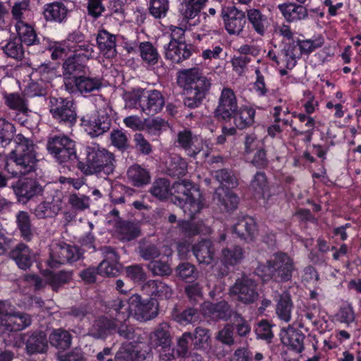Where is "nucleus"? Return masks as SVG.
<instances>
[{"label":"nucleus","mask_w":361,"mask_h":361,"mask_svg":"<svg viewBox=\"0 0 361 361\" xmlns=\"http://www.w3.org/2000/svg\"><path fill=\"white\" fill-rule=\"evenodd\" d=\"M150 192L160 200L166 199L170 195H173L176 204L190 218L204 207V198L200 189L190 181L177 182L171 188L168 180L159 178L154 182Z\"/></svg>","instance_id":"obj_1"},{"label":"nucleus","mask_w":361,"mask_h":361,"mask_svg":"<svg viewBox=\"0 0 361 361\" xmlns=\"http://www.w3.org/2000/svg\"><path fill=\"white\" fill-rule=\"evenodd\" d=\"M111 307L116 312L118 322H126L130 316L140 322L150 320L158 314V304L153 298L142 300L138 294L130 297L128 301L120 299L113 301Z\"/></svg>","instance_id":"obj_2"},{"label":"nucleus","mask_w":361,"mask_h":361,"mask_svg":"<svg viewBox=\"0 0 361 361\" xmlns=\"http://www.w3.org/2000/svg\"><path fill=\"white\" fill-rule=\"evenodd\" d=\"M14 142L15 149L7 159L5 169L13 176L25 175L35 169V145L21 134L15 137Z\"/></svg>","instance_id":"obj_3"},{"label":"nucleus","mask_w":361,"mask_h":361,"mask_svg":"<svg viewBox=\"0 0 361 361\" xmlns=\"http://www.w3.org/2000/svg\"><path fill=\"white\" fill-rule=\"evenodd\" d=\"M295 271L293 259L286 253L276 252L267 261V265L259 264L257 274L264 281L274 279L280 281L290 280Z\"/></svg>","instance_id":"obj_4"},{"label":"nucleus","mask_w":361,"mask_h":361,"mask_svg":"<svg viewBox=\"0 0 361 361\" xmlns=\"http://www.w3.org/2000/svg\"><path fill=\"white\" fill-rule=\"evenodd\" d=\"M86 162L82 167L85 175H105L112 173L114 169V157L112 153L96 143L85 148Z\"/></svg>","instance_id":"obj_5"},{"label":"nucleus","mask_w":361,"mask_h":361,"mask_svg":"<svg viewBox=\"0 0 361 361\" xmlns=\"http://www.w3.org/2000/svg\"><path fill=\"white\" fill-rule=\"evenodd\" d=\"M0 331L11 332L21 331L31 324L30 316L22 312H13L8 301L0 300Z\"/></svg>","instance_id":"obj_6"},{"label":"nucleus","mask_w":361,"mask_h":361,"mask_svg":"<svg viewBox=\"0 0 361 361\" xmlns=\"http://www.w3.org/2000/svg\"><path fill=\"white\" fill-rule=\"evenodd\" d=\"M47 149L60 163L76 159L75 142L66 135H56L49 139Z\"/></svg>","instance_id":"obj_7"},{"label":"nucleus","mask_w":361,"mask_h":361,"mask_svg":"<svg viewBox=\"0 0 361 361\" xmlns=\"http://www.w3.org/2000/svg\"><path fill=\"white\" fill-rule=\"evenodd\" d=\"M176 142L178 146L184 149L187 154L190 157H195L203 151L204 156L207 157L212 148V144L210 142L204 141L202 137L193 135L188 130H183L178 133Z\"/></svg>","instance_id":"obj_8"},{"label":"nucleus","mask_w":361,"mask_h":361,"mask_svg":"<svg viewBox=\"0 0 361 361\" xmlns=\"http://www.w3.org/2000/svg\"><path fill=\"white\" fill-rule=\"evenodd\" d=\"M49 110L52 116L61 123L72 126L76 121L75 107L71 99L51 97Z\"/></svg>","instance_id":"obj_9"},{"label":"nucleus","mask_w":361,"mask_h":361,"mask_svg":"<svg viewBox=\"0 0 361 361\" xmlns=\"http://www.w3.org/2000/svg\"><path fill=\"white\" fill-rule=\"evenodd\" d=\"M124 322H118L115 318V321H112L107 317H101L96 320L90 330V334L98 338H103L109 334H111L115 330L116 327L120 325L118 329V334L127 339L133 338V329L123 324Z\"/></svg>","instance_id":"obj_10"},{"label":"nucleus","mask_w":361,"mask_h":361,"mask_svg":"<svg viewBox=\"0 0 361 361\" xmlns=\"http://www.w3.org/2000/svg\"><path fill=\"white\" fill-rule=\"evenodd\" d=\"M178 82L185 92L208 90L210 87V82L201 74L197 68L180 71Z\"/></svg>","instance_id":"obj_11"},{"label":"nucleus","mask_w":361,"mask_h":361,"mask_svg":"<svg viewBox=\"0 0 361 361\" xmlns=\"http://www.w3.org/2000/svg\"><path fill=\"white\" fill-rule=\"evenodd\" d=\"M71 51V54L78 56L82 62H86L94 56V45L85 40L84 35L79 32L70 33L64 40Z\"/></svg>","instance_id":"obj_12"},{"label":"nucleus","mask_w":361,"mask_h":361,"mask_svg":"<svg viewBox=\"0 0 361 361\" xmlns=\"http://www.w3.org/2000/svg\"><path fill=\"white\" fill-rule=\"evenodd\" d=\"M230 293L237 297V299L244 304L255 302L258 298L257 284L247 277H242L236 280L231 287Z\"/></svg>","instance_id":"obj_13"},{"label":"nucleus","mask_w":361,"mask_h":361,"mask_svg":"<svg viewBox=\"0 0 361 361\" xmlns=\"http://www.w3.org/2000/svg\"><path fill=\"white\" fill-rule=\"evenodd\" d=\"M44 279H41L35 275H27L25 280L35 289H40L46 284H49L54 290H56L61 285L66 283L71 278L69 272L59 271L57 273L46 270L43 273Z\"/></svg>","instance_id":"obj_14"},{"label":"nucleus","mask_w":361,"mask_h":361,"mask_svg":"<svg viewBox=\"0 0 361 361\" xmlns=\"http://www.w3.org/2000/svg\"><path fill=\"white\" fill-rule=\"evenodd\" d=\"M79 258L80 253L75 247L64 243H54L51 247L50 259L48 264L50 267H54L58 264L76 261Z\"/></svg>","instance_id":"obj_15"},{"label":"nucleus","mask_w":361,"mask_h":361,"mask_svg":"<svg viewBox=\"0 0 361 361\" xmlns=\"http://www.w3.org/2000/svg\"><path fill=\"white\" fill-rule=\"evenodd\" d=\"M66 90L69 93H73L76 91L82 94L92 92L99 90L102 85V81L97 78H91L87 76H75L68 79L64 82Z\"/></svg>","instance_id":"obj_16"},{"label":"nucleus","mask_w":361,"mask_h":361,"mask_svg":"<svg viewBox=\"0 0 361 361\" xmlns=\"http://www.w3.org/2000/svg\"><path fill=\"white\" fill-rule=\"evenodd\" d=\"M81 125L91 137H97L109 129L110 121L104 116L94 113L84 116L81 118Z\"/></svg>","instance_id":"obj_17"},{"label":"nucleus","mask_w":361,"mask_h":361,"mask_svg":"<svg viewBox=\"0 0 361 361\" xmlns=\"http://www.w3.org/2000/svg\"><path fill=\"white\" fill-rule=\"evenodd\" d=\"M237 109V99L233 91L229 88H224L216 109V116L224 120L230 119Z\"/></svg>","instance_id":"obj_18"},{"label":"nucleus","mask_w":361,"mask_h":361,"mask_svg":"<svg viewBox=\"0 0 361 361\" xmlns=\"http://www.w3.org/2000/svg\"><path fill=\"white\" fill-rule=\"evenodd\" d=\"M225 27L230 35H239L246 23L245 14L234 7L223 9Z\"/></svg>","instance_id":"obj_19"},{"label":"nucleus","mask_w":361,"mask_h":361,"mask_svg":"<svg viewBox=\"0 0 361 361\" xmlns=\"http://www.w3.org/2000/svg\"><path fill=\"white\" fill-rule=\"evenodd\" d=\"M142 100L141 111L145 114L154 115L161 110L164 101L158 90H145Z\"/></svg>","instance_id":"obj_20"},{"label":"nucleus","mask_w":361,"mask_h":361,"mask_svg":"<svg viewBox=\"0 0 361 361\" xmlns=\"http://www.w3.org/2000/svg\"><path fill=\"white\" fill-rule=\"evenodd\" d=\"M104 259L97 267V273L102 276H113L120 269L118 257L115 251L110 247L103 248Z\"/></svg>","instance_id":"obj_21"},{"label":"nucleus","mask_w":361,"mask_h":361,"mask_svg":"<svg viewBox=\"0 0 361 361\" xmlns=\"http://www.w3.org/2000/svg\"><path fill=\"white\" fill-rule=\"evenodd\" d=\"M233 231L240 238L247 242L252 241L257 234L256 221L252 217H243L234 224Z\"/></svg>","instance_id":"obj_22"},{"label":"nucleus","mask_w":361,"mask_h":361,"mask_svg":"<svg viewBox=\"0 0 361 361\" xmlns=\"http://www.w3.org/2000/svg\"><path fill=\"white\" fill-rule=\"evenodd\" d=\"M190 55V49L182 41L171 40L165 49L166 58L173 63H180L189 58Z\"/></svg>","instance_id":"obj_23"},{"label":"nucleus","mask_w":361,"mask_h":361,"mask_svg":"<svg viewBox=\"0 0 361 361\" xmlns=\"http://www.w3.org/2000/svg\"><path fill=\"white\" fill-rule=\"evenodd\" d=\"M202 314L212 319H227L231 316L230 307L225 301L217 304L204 302L202 305Z\"/></svg>","instance_id":"obj_24"},{"label":"nucleus","mask_w":361,"mask_h":361,"mask_svg":"<svg viewBox=\"0 0 361 361\" xmlns=\"http://www.w3.org/2000/svg\"><path fill=\"white\" fill-rule=\"evenodd\" d=\"M68 13V9L63 3L54 1L44 5L43 16L47 21L61 23L66 19Z\"/></svg>","instance_id":"obj_25"},{"label":"nucleus","mask_w":361,"mask_h":361,"mask_svg":"<svg viewBox=\"0 0 361 361\" xmlns=\"http://www.w3.org/2000/svg\"><path fill=\"white\" fill-rule=\"evenodd\" d=\"M280 337L281 342L293 350L300 353L303 350L305 336L300 331L288 326L281 331Z\"/></svg>","instance_id":"obj_26"},{"label":"nucleus","mask_w":361,"mask_h":361,"mask_svg":"<svg viewBox=\"0 0 361 361\" xmlns=\"http://www.w3.org/2000/svg\"><path fill=\"white\" fill-rule=\"evenodd\" d=\"M192 252L199 263L209 264L214 259L216 249L212 241L206 240L195 244Z\"/></svg>","instance_id":"obj_27"},{"label":"nucleus","mask_w":361,"mask_h":361,"mask_svg":"<svg viewBox=\"0 0 361 361\" xmlns=\"http://www.w3.org/2000/svg\"><path fill=\"white\" fill-rule=\"evenodd\" d=\"M12 187L17 196L27 200L42 191L41 186L33 179H20Z\"/></svg>","instance_id":"obj_28"},{"label":"nucleus","mask_w":361,"mask_h":361,"mask_svg":"<svg viewBox=\"0 0 361 361\" xmlns=\"http://www.w3.org/2000/svg\"><path fill=\"white\" fill-rule=\"evenodd\" d=\"M142 289L147 294L157 299H168L173 294L171 287L157 280L148 281L143 285Z\"/></svg>","instance_id":"obj_29"},{"label":"nucleus","mask_w":361,"mask_h":361,"mask_svg":"<svg viewBox=\"0 0 361 361\" xmlns=\"http://www.w3.org/2000/svg\"><path fill=\"white\" fill-rule=\"evenodd\" d=\"M279 10L284 18L288 22L302 20L307 17L305 7L293 3H284L278 6Z\"/></svg>","instance_id":"obj_30"},{"label":"nucleus","mask_w":361,"mask_h":361,"mask_svg":"<svg viewBox=\"0 0 361 361\" xmlns=\"http://www.w3.org/2000/svg\"><path fill=\"white\" fill-rule=\"evenodd\" d=\"M214 200L217 201L221 209L228 212L236 209L238 204V197L224 187L219 188L216 190Z\"/></svg>","instance_id":"obj_31"},{"label":"nucleus","mask_w":361,"mask_h":361,"mask_svg":"<svg viewBox=\"0 0 361 361\" xmlns=\"http://www.w3.org/2000/svg\"><path fill=\"white\" fill-rule=\"evenodd\" d=\"M127 177L128 181L135 187L146 185L151 180L149 171L139 164H133L128 168Z\"/></svg>","instance_id":"obj_32"},{"label":"nucleus","mask_w":361,"mask_h":361,"mask_svg":"<svg viewBox=\"0 0 361 361\" xmlns=\"http://www.w3.org/2000/svg\"><path fill=\"white\" fill-rule=\"evenodd\" d=\"M249 23L254 30L259 35L263 36L270 25V20L259 10L255 8L249 9L247 11Z\"/></svg>","instance_id":"obj_33"},{"label":"nucleus","mask_w":361,"mask_h":361,"mask_svg":"<svg viewBox=\"0 0 361 361\" xmlns=\"http://www.w3.org/2000/svg\"><path fill=\"white\" fill-rule=\"evenodd\" d=\"M11 257L21 269H26L31 265L34 255L25 244H18L11 252Z\"/></svg>","instance_id":"obj_34"},{"label":"nucleus","mask_w":361,"mask_h":361,"mask_svg":"<svg viewBox=\"0 0 361 361\" xmlns=\"http://www.w3.org/2000/svg\"><path fill=\"white\" fill-rule=\"evenodd\" d=\"M97 42L101 52L107 58L116 55V36L106 30H100L97 37Z\"/></svg>","instance_id":"obj_35"},{"label":"nucleus","mask_w":361,"mask_h":361,"mask_svg":"<svg viewBox=\"0 0 361 361\" xmlns=\"http://www.w3.org/2000/svg\"><path fill=\"white\" fill-rule=\"evenodd\" d=\"M179 12L187 19H194L200 13L207 0H179Z\"/></svg>","instance_id":"obj_36"},{"label":"nucleus","mask_w":361,"mask_h":361,"mask_svg":"<svg viewBox=\"0 0 361 361\" xmlns=\"http://www.w3.org/2000/svg\"><path fill=\"white\" fill-rule=\"evenodd\" d=\"M11 13L13 24L27 20L31 16L30 0H13Z\"/></svg>","instance_id":"obj_37"},{"label":"nucleus","mask_w":361,"mask_h":361,"mask_svg":"<svg viewBox=\"0 0 361 361\" xmlns=\"http://www.w3.org/2000/svg\"><path fill=\"white\" fill-rule=\"evenodd\" d=\"M15 30L20 42L28 46L35 44L37 41L36 32L33 27L27 22H16L14 23Z\"/></svg>","instance_id":"obj_38"},{"label":"nucleus","mask_w":361,"mask_h":361,"mask_svg":"<svg viewBox=\"0 0 361 361\" xmlns=\"http://www.w3.org/2000/svg\"><path fill=\"white\" fill-rule=\"evenodd\" d=\"M244 257V251L240 246L224 248L220 259L225 267L235 266L241 262Z\"/></svg>","instance_id":"obj_39"},{"label":"nucleus","mask_w":361,"mask_h":361,"mask_svg":"<svg viewBox=\"0 0 361 361\" xmlns=\"http://www.w3.org/2000/svg\"><path fill=\"white\" fill-rule=\"evenodd\" d=\"M169 325L166 322L159 324L156 329L150 334V343L154 347L166 346L171 343Z\"/></svg>","instance_id":"obj_40"},{"label":"nucleus","mask_w":361,"mask_h":361,"mask_svg":"<svg viewBox=\"0 0 361 361\" xmlns=\"http://www.w3.org/2000/svg\"><path fill=\"white\" fill-rule=\"evenodd\" d=\"M301 51L296 42L287 44L282 49L280 60L286 64L288 69H292L296 64L297 59L301 56Z\"/></svg>","instance_id":"obj_41"},{"label":"nucleus","mask_w":361,"mask_h":361,"mask_svg":"<svg viewBox=\"0 0 361 361\" xmlns=\"http://www.w3.org/2000/svg\"><path fill=\"white\" fill-rule=\"evenodd\" d=\"M255 114V111L252 108L241 107L231 118L237 128L244 129L254 123Z\"/></svg>","instance_id":"obj_42"},{"label":"nucleus","mask_w":361,"mask_h":361,"mask_svg":"<svg viewBox=\"0 0 361 361\" xmlns=\"http://www.w3.org/2000/svg\"><path fill=\"white\" fill-rule=\"evenodd\" d=\"M47 347L46 335L44 332L33 334L26 342V349L30 354L44 353Z\"/></svg>","instance_id":"obj_43"},{"label":"nucleus","mask_w":361,"mask_h":361,"mask_svg":"<svg viewBox=\"0 0 361 361\" xmlns=\"http://www.w3.org/2000/svg\"><path fill=\"white\" fill-rule=\"evenodd\" d=\"M292 308L293 303L290 295L288 293H283L281 295L276 308L278 317L285 322H290Z\"/></svg>","instance_id":"obj_44"},{"label":"nucleus","mask_w":361,"mask_h":361,"mask_svg":"<svg viewBox=\"0 0 361 361\" xmlns=\"http://www.w3.org/2000/svg\"><path fill=\"white\" fill-rule=\"evenodd\" d=\"M178 228L182 233L189 236L197 234L207 235L211 233V228L206 226L202 221L197 223L185 221H180Z\"/></svg>","instance_id":"obj_45"},{"label":"nucleus","mask_w":361,"mask_h":361,"mask_svg":"<svg viewBox=\"0 0 361 361\" xmlns=\"http://www.w3.org/2000/svg\"><path fill=\"white\" fill-rule=\"evenodd\" d=\"M250 188L257 198L265 200L269 196V186L265 174L257 172L250 183Z\"/></svg>","instance_id":"obj_46"},{"label":"nucleus","mask_w":361,"mask_h":361,"mask_svg":"<svg viewBox=\"0 0 361 361\" xmlns=\"http://www.w3.org/2000/svg\"><path fill=\"white\" fill-rule=\"evenodd\" d=\"M78 56H74L73 54H70L68 58L63 63V75L64 82L68 79L73 78L74 75L79 76L78 74L81 72L82 68V63Z\"/></svg>","instance_id":"obj_47"},{"label":"nucleus","mask_w":361,"mask_h":361,"mask_svg":"<svg viewBox=\"0 0 361 361\" xmlns=\"http://www.w3.org/2000/svg\"><path fill=\"white\" fill-rule=\"evenodd\" d=\"M140 228L137 224L123 222L117 229L119 239L123 242H128L140 235Z\"/></svg>","instance_id":"obj_48"},{"label":"nucleus","mask_w":361,"mask_h":361,"mask_svg":"<svg viewBox=\"0 0 361 361\" xmlns=\"http://www.w3.org/2000/svg\"><path fill=\"white\" fill-rule=\"evenodd\" d=\"M2 49L7 56L16 60H21L24 56L25 51L22 42L17 38L8 39L4 45H2Z\"/></svg>","instance_id":"obj_49"},{"label":"nucleus","mask_w":361,"mask_h":361,"mask_svg":"<svg viewBox=\"0 0 361 361\" xmlns=\"http://www.w3.org/2000/svg\"><path fill=\"white\" fill-rule=\"evenodd\" d=\"M139 51L142 61L147 64L152 66L158 62L159 54L152 43L141 42L139 45Z\"/></svg>","instance_id":"obj_50"},{"label":"nucleus","mask_w":361,"mask_h":361,"mask_svg":"<svg viewBox=\"0 0 361 361\" xmlns=\"http://www.w3.org/2000/svg\"><path fill=\"white\" fill-rule=\"evenodd\" d=\"M188 169L187 162L179 155L173 154L168 164V173L172 176H183Z\"/></svg>","instance_id":"obj_51"},{"label":"nucleus","mask_w":361,"mask_h":361,"mask_svg":"<svg viewBox=\"0 0 361 361\" xmlns=\"http://www.w3.org/2000/svg\"><path fill=\"white\" fill-rule=\"evenodd\" d=\"M49 341L56 348L64 350L70 347L71 336L66 331L56 329L49 336Z\"/></svg>","instance_id":"obj_52"},{"label":"nucleus","mask_w":361,"mask_h":361,"mask_svg":"<svg viewBox=\"0 0 361 361\" xmlns=\"http://www.w3.org/2000/svg\"><path fill=\"white\" fill-rule=\"evenodd\" d=\"M144 359L131 344H123L115 356V361H140Z\"/></svg>","instance_id":"obj_53"},{"label":"nucleus","mask_w":361,"mask_h":361,"mask_svg":"<svg viewBox=\"0 0 361 361\" xmlns=\"http://www.w3.org/2000/svg\"><path fill=\"white\" fill-rule=\"evenodd\" d=\"M6 104L11 109L25 113L27 110L25 99L18 93L4 94Z\"/></svg>","instance_id":"obj_54"},{"label":"nucleus","mask_w":361,"mask_h":361,"mask_svg":"<svg viewBox=\"0 0 361 361\" xmlns=\"http://www.w3.org/2000/svg\"><path fill=\"white\" fill-rule=\"evenodd\" d=\"M210 334L209 330L197 327L192 337L193 344L197 349H207L210 344Z\"/></svg>","instance_id":"obj_55"},{"label":"nucleus","mask_w":361,"mask_h":361,"mask_svg":"<svg viewBox=\"0 0 361 361\" xmlns=\"http://www.w3.org/2000/svg\"><path fill=\"white\" fill-rule=\"evenodd\" d=\"M16 222L24 239L30 240L32 235L31 224L28 214L25 212H20L16 215Z\"/></svg>","instance_id":"obj_56"},{"label":"nucleus","mask_w":361,"mask_h":361,"mask_svg":"<svg viewBox=\"0 0 361 361\" xmlns=\"http://www.w3.org/2000/svg\"><path fill=\"white\" fill-rule=\"evenodd\" d=\"M144 90L136 89L131 92H126L123 94V98L125 101V106L130 109L137 108L141 109L142 100Z\"/></svg>","instance_id":"obj_57"},{"label":"nucleus","mask_w":361,"mask_h":361,"mask_svg":"<svg viewBox=\"0 0 361 361\" xmlns=\"http://www.w3.org/2000/svg\"><path fill=\"white\" fill-rule=\"evenodd\" d=\"M171 252L167 254L170 255ZM149 269L153 274L157 276L169 275L171 272L169 264H168V257H163L160 260H152L148 265Z\"/></svg>","instance_id":"obj_58"},{"label":"nucleus","mask_w":361,"mask_h":361,"mask_svg":"<svg viewBox=\"0 0 361 361\" xmlns=\"http://www.w3.org/2000/svg\"><path fill=\"white\" fill-rule=\"evenodd\" d=\"M15 128L12 123L0 118V145L1 146L5 147L10 143Z\"/></svg>","instance_id":"obj_59"},{"label":"nucleus","mask_w":361,"mask_h":361,"mask_svg":"<svg viewBox=\"0 0 361 361\" xmlns=\"http://www.w3.org/2000/svg\"><path fill=\"white\" fill-rule=\"evenodd\" d=\"M49 47L51 51V58L53 59H63L64 57L68 58V56L71 54V51L65 41L51 42L49 43Z\"/></svg>","instance_id":"obj_60"},{"label":"nucleus","mask_w":361,"mask_h":361,"mask_svg":"<svg viewBox=\"0 0 361 361\" xmlns=\"http://www.w3.org/2000/svg\"><path fill=\"white\" fill-rule=\"evenodd\" d=\"M296 43L301 51V54H308L314 51L317 48L322 47L324 44V39L322 37H318L314 39L300 40Z\"/></svg>","instance_id":"obj_61"},{"label":"nucleus","mask_w":361,"mask_h":361,"mask_svg":"<svg viewBox=\"0 0 361 361\" xmlns=\"http://www.w3.org/2000/svg\"><path fill=\"white\" fill-rule=\"evenodd\" d=\"M169 8V0H150L149 12L157 18L165 16Z\"/></svg>","instance_id":"obj_62"},{"label":"nucleus","mask_w":361,"mask_h":361,"mask_svg":"<svg viewBox=\"0 0 361 361\" xmlns=\"http://www.w3.org/2000/svg\"><path fill=\"white\" fill-rule=\"evenodd\" d=\"M59 209L58 207L52 206L51 202H44L37 205L35 213L38 218L42 219L55 215Z\"/></svg>","instance_id":"obj_63"},{"label":"nucleus","mask_w":361,"mask_h":361,"mask_svg":"<svg viewBox=\"0 0 361 361\" xmlns=\"http://www.w3.org/2000/svg\"><path fill=\"white\" fill-rule=\"evenodd\" d=\"M233 327L230 324H226L223 329L219 331L216 339L222 344L232 345L234 343Z\"/></svg>","instance_id":"obj_64"}]
</instances>
